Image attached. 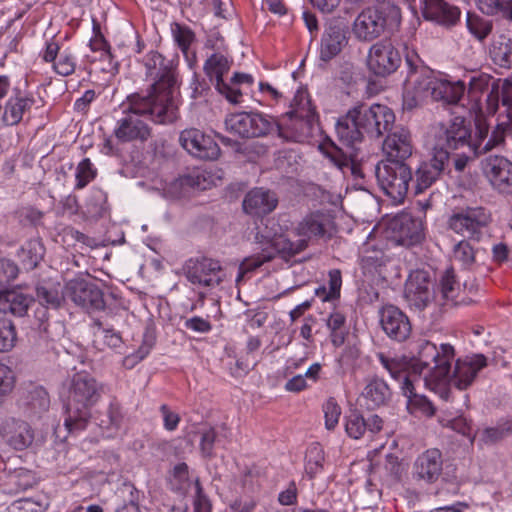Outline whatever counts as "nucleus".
I'll list each match as a JSON object with an SVG mask.
<instances>
[{"label":"nucleus","mask_w":512,"mask_h":512,"mask_svg":"<svg viewBox=\"0 0 512 512\" xmlns=\"http://www.w3.org/2000/svg\"><path fill=\"white\" fill-rule=\"evenodd\" d=\"M123 107V115L113 130V135L120 143H144L151 137L152 128L143 119L144 116H149L158 124L172 123L178 118L177 104L161 103L141 93L129 95Z\"/></svg>","instance_id":"nucleus-1"},{"label":"nucleus","mask_w":512,"mask_h":512,"mask_svg":"<svg viewBox=\"0 0 512 512\" xmlns=\"http://www.w3.org/2000/svg\"><path fill=\"white\" fill-rule=\"evenodd\" d=\"M292 233L298 237L297 240L292 241L285 235L270 239L259 233L255 239L259 243H270L283 259L288 260L305 251L310 244L330 240L335 233L334 218L327 211L310 212L296 224Z\"/></svg>","instance_id":"nucleus-2"},{"label":"nucleus","mask_w":512,"mask_h":512,"mask_svg":"<svg viewBox=\"0 0 512 512\" xmlns=\"http://www.w3.org/2000/svg\"><path fill=\"white\" fill-rule=\"evenodd\" d=\"M103 386L86 372L75 373L69 381L64 401V425L69 432L84 430L91 417L92 407L102 396Z\"/></svg>","instance_id":"nucleus-3"},{"label":"nucleus","mask_w":512,"mask_h":512,"mask_svg":"<svg viewBox=\"0 0 512 512\" xmlns=\"http://www.w3.org/2000/svg\"><path fill=\"white\" fill-rule=\"evenodd\" d=\"M401 20V9L395 0H377L357 16L353 31L359 40L372 41L385 31L397 30Z\"/></svg>","instance_id":"nucleus-4"},{"label":"nucleus","mask_w":512,"mask_h":512,"mask_svg":"<svg viewBox=\"0 0 512 512\" xmlns=\"http://www.w3.org/2000/svg\"><path fill=\"white\" fill-rule=\"evenodd\" d=\"M454 355V347L450 344H441L438 348L430 341L420 342L418 357L413 364V371L417 373L418 381L436 390L437 384L447 378Z\"/></svg>","instance_id":"nucleus-5"},{"label":"nucleus","mask_w":512,"mask_h":512,"mask_svg":"<svg viewBox=\"0 0 512 512\" xmlns=\"http://www.w3.org/2000/svg\"><path fill=\"white\" fill-rule=\"evenodd\" d=\"M144 66L147 75L155 79L145 96H152L161 103L176 104L175 93L178 88L177 71L173 60L166 59L157 51H150Z\"/></svg>","instance_id":"nucleus-6"},{"label":"nucleus","mask_w":512,"mask_h":512,"mask_svg":"<svg viewBox=\"0 0 512 512\" xmlns=\"http://www.w3.org/2000/svg\"><path fill=\"white\" fill-rule=\"evenodd\" d=\"M292 110L287 112L275 131L288 141L303 142L312 136L316 113L307 95L298 93L293 99Z\"/></svg>","instance_id":"nucleus-7"},{"label":"nucleus","mask_w":512,"mask_h":512,"mask_svg":"<svg viewBox=\"0 0 512 512\" xmlns=\"http://www.w3.org/2000/svg\"><path fill=\"white\" fill-rule=\"evenodd\" d=\"M471 127L463 117L457 116L446 123H439L434 131V144L432 151L448 154L458 149H466L469 153L477 155L481 152L478 144H472Z\"/></svg>","instance_id":"nucleus-8"},{"label":"nucleus","mask_w":512,"mask_h":512,"mask_svg":"<svg viewBox=\"0 0 512 512\" xmlns=\"http://www.w3.org/2000/svg\"><path fill=\"white\" fill-rule=\"evenodd\" d=\"M380 189L395 202H403L412 180L410 167L402 161L383 160L375 166Z\"/></svg>","instance_id":"nucleus-9"},{"label":"nucleus","mask_w":512,"mask_h":512,"mask_svg":"<svg viewBox=\"0 0 512 512\" xmlns=\"http://www.w3.org/2000/svg\"><path fill=\"white\" fill-rule=\"evenodd\" d=\"M352 109L363 135L371 138H380L395 122L394 112L386 105L358 103Z\"/></svg>","instance_id":"nucleus-10"},{"label":"nucleus","mask_w":512,"mask_h":512,"mask_svg":"<svg viewBox=\"0 0 512 512\" xmlns=\"http://www.w3.org/2000/svg\"><path fill=\"white\" fill-rule=\"evenodd\" d=\"M490 221L491 216L485 208L468 207L450 215L447 225L463 239L479 242Z\"/></svg>","instance_id":"nucleus-11"},{"label":"nucleus","mask_w":512,"mask_h":512,"mask_svg":"<svg viewBox=\"0 0 512 512\" xmlns=\"http://www.w3.org/2000/svg\"><path fill=\"white\" fill-rule=\"evenodd\" d=\"M226 129L242 138L264 137L277 127V121L268 115L253 112H241L228 116Z\"/></svg>","instance_id":"nucleus-12"},{"label":"nucleus","mask_w":512,"mask_h":512,"mask_svg":"<svg viewBox=\"0 0 512 512\" xmlns=\"http://www.w3.org/2000/svg\"><path fill=\"white\" fill-rule=\"evenodd\" d=\"M402 63V56L391 39H382L374 43L367 56L369 71L379 77L396 72Z\"/></svg>","instance_id":"nucleus-13"},{"label":"nucleus","mask_w":512,"mask_h":512,"mask_svg":"<svg viewBox=\"0 0 512 512\" xmlns=\"http://www.w3.org/2000/svg\"><path fill=\"white\" fill-rule=\"evenodd\" d=\"M183 271L191 284L203 287H216L224 279L220 262L208 257L190 258L185 262Z\"/></svg>","instance_id":"nucleus-14"},{"label":"nucleus","mask_w":512,"mask_h":512,"mask_svg":"<svg viewBox=\"0 0 512 512\" xmlns=\"http://www.w3.org/2000/svg\"><path fill=\"white\" fill-rule=\"evenodd\" d=\"M407 75L405 82L412 86V90L407 89L403 94V108L412 110L418 107L422 102L430 98L426 81L422 75V60L415 53H407L405 56Z\"/></svg>","instance_id":"nucleus-15"},{"label":"nucleus","mask_w":512,"mask_h":512,"mask_svg":"<svg viewBox=\"0 0 512 512\" xmlns=\"http://www.w3.org/2000/svg\"><path fill=\"white\" fill-rule=\"evenodd\" d=\"M66 298L88 312L105 308L104 294L95 284L84 278H74L65 285Z\"/></svg>","instance_id":"nucleus-16"},{"label":"nucleus","mask_w":512,"mask_h":512,"mask_svg":"<svg viewBox=\"0 0 512 512\" xmlns=\"http://www.w3.org/2000/svg\"><path fill=\"white\" fill-rule=\"evenodd\" d=\"M487 366V359L482 354L458 359L455 363L453 373H448L446 379L437 384V388L448 383L459 390H465L472 385L479 371Z\"/></svg>","instance_id":"nucleus-17"},{"label":"nucleus","mask_w":512,"mask_h":512,"mask_svg":"<svg viewBox=\"0 0 512 512\" xmlns=\"http://www.w3.org/2000/svg\"><path fill=\"white\" fill-rule=\"evenodd\" d=\"M404 295L411 306L423 310L434 299V283L425 270L413 271L405 284Z\"/></svg>","instance_id":"nucleus-18"},{"label":"nucleus","mask_w":512,"mask_h":512,"mask_svg":"<svg viewBox=\"0 0 512 512\" xmlns=\"http://www.w3.org/2000/svg\"><path fill=\"white\" fill-rule=\"evenodd\" d=\"M181 146L191 155L203 160H216L220 147L214 138L199 129H185L180 133Z\"/></svg>","instance_id":"nucleus-19"},{"label":"nucleus","mask_w":512,"mask_h":512,"mask_svg":"<svg viewBox=\"0 0 512 512\" xmlns=\"http://www.w3.org/2000/svg\"><path fill=\"white\" fill-rule=\"evenodd\" d=\"M422 75L426 81L429 96L434 101H443L447 104H456L462 98L465 92V84L462 81L450 82L445 79L437 78L433 71L422 64L420 67Z\"/></svg>","instance_id":"nucleus-20"},{"label":"nucleus","mask_w":512,"mask_h":512,"mask_svg":"<svg viewBox=\"0 0 512 512\" xmlns=\"http://www.w3.org/2000/svg\"><path fill=\"white\" fill-rule=\"evenodd\" d=\"M229 69L228 59L218 53L212 54L204 64V71L210 80L215 83L218 92L224 95L229 102L236 104L239 103L242 93L223 80V76L228 73Z\"/></svg>","instance_id":"nucleus-21"},{"label":"nucleus","mask_w":512,"mask_h":512,"mask_svg":"<svg viewBox=\"0 0 512 512\" xmlns=\"http://www.w3.org/2000/svg\"><path fill=\"white\" fill-rule=\"evenodd\" d=\"M483 172L495 190L512 195V162L503 156L490 155L483 161Z\"/></svg>","instance_id":"nucleus-22"},{"label":"nucleus","mask_w":512,"mask_h":512,"mask_svg":"<svg viewBox=\"0 0 512 512\" xmlns=\"http://www.w3.org/2000/svg\"><path fill=\"white\" fill-rule=\"evenodd\" d=\"M380 325L392 340L403 342L411 334V323L405 313L394 305L384 306L380 312Z\"/></svg>","instance_id":"nucleus-23"},{"label":"nucleus","mask_w":512,"mask_h":512,"mask_svg":"<svg viewBox=\"0 0 512 512\" xmlns=\"http://www.w3.org/2000/svg\"><path fill=\"white\" fill-rule=\"evenodd\" d=\"M390 228L397 243L403 246H414L424 239L422 221L409 213L395 216L390 222Z\"/></svg>","instance_id":"nucleus-24"},{"label":"nucleus","mask_w":512,"mask_h":512,"mask_svg":"<svg viewBox=\"0 0 512 512\" xmlns=\"http://www.w3.org/2000/svg\"><path fill=\"white\" fill-rule=\"evenodd\" d=\"M210 182L201 170H194L187 175L180 176L163 187L164 196L170 199L189 197L194 191L206 190Z\"/></svg>","instance_id":"nucleus-25"},{"label":"nucleus","mask_w":512,"mask_h":512,"mask_svg":"<svg viewBox=\"0 0 512 512\" xmlns=\"http://www.w3.org/2000/svg\"><path fill=\"white\" fill-rule=\"evenodd\" d=\"M448 162V154L432 151V157L421 162L415 171L416 193L431 187L443 174Z\"/></svg>","instance_id":"nucleus-26"},{"label":"nucleus","mask_w":512,"mask_h":512,"mask_svg":"<svg viewBox=\"0 0 512 512\" xmlns=\"http://www.w3.org/2000/svg\"><path fill=\"white\" fill-rule=\"evenodd\" d=\"M383 142V151L388 156L387 160L402 161L412 155V136L408 129L396 127L394 131H388Z\"/></svg>","instance_id":"nucleus-27"},{"label":"nucleus","mask_w":512,"mask_h":512,"mask_svg":"<svg viewBox=\"0 0 512 512\" xmlns=\"http://www.w3.org/2000/svg\"><path fill=\"white\" fill-rule=\"evenodd\" d=\"M347 29L339 22L329 23L323 32L320 45V59L328 62L336 57L347 45Z\"/></svg>","instance_id":"nucleus-28"},{"label":"nucleus","mask_w":512,"mask_h":512,"mask_svg":"<svg viewBox=\"0 0 512 512\" xmlns=\"http://www.w3.org/2000/svg\"><path fill=\"white\" fill-rule=\"evenodd\" d=\"M443 459L440 450L428 449L420 454L414 462L413 473L426 483H435L442 474Z\"/></svg>","instance_id":"nucleus-29"},{"label":"nucleus","mask_w":512,"mask_h":512,"mask_svg":"<svg viewBox=\"0 0 512 512\" xmlns=\"http://www.w3.org/2000/svg\"><path fill=\"white\" fill-rule=\"evenodd\" d=\"M278 205L275 192L263 188H254L249 191L242 202L243 210L251 216H264L273 212Z\"/></svg>","instance_id":"nucleus-30"},{"label":"nucleus","mask_w":512,"mask_h":512,"mask_svg":"<svg viewBox=\"0 0 512 512\" xmlns=\"http://www.w3.org/2000/svg\"><path fill=\"white\" fill-rule=\"evenodd\" d=\"M3 437L9 446L22 451L33 443L34 432L27 422L10 418L3 426Z\"/></svg>","instance_id":"nucleus-31"},{"label":"nucleus","mask_w":512,"mask_h":512,"mask_svg":"<svg viewBox=\"0 0 512 512\" xmlns=\"http://www.w3.org/2000/svg\"><path fill=\"white\" fill-rule=\"evenodd\" d=\"M422 14L427 20L443 25H454L460 18V9L444 0H421Z\"/></svg>","instance_id":"nucleus-32"},{"label":"nucleus","mask_w":512,"mask_h":512,"mask_svg":"<svg viewBox=\"0 0 512 512\" xmlns=\"http://www.w3.org/2000/svg\"><path fill=\"white\" fill-rule=\"evenodd\" d=\"M392 397L388 384L379 377H373L365 385L361 398L369 410H374L387 405Z\"/></svg>","instance_id":"nucleus-33"},{"label":"nucleus","mask_w":512,"mask_h":512,"mask_svg":"<svg viewBox=\"0 0 512 512\" xmlns=\"http://www.w3.org/2000/svg\"><path fill=\"white\" fill-rule=\"evenodd\" d=\"M335 130L339 141L348 148H353L364 139V135L358 125V121L352 108L349 109L344 116L338 119Z\"/></svg>","instance_id":"nucleus-34"},{"label":"nucleus","mask_w":512,"mask_h":512,"mask_svg":"<svg viewBox=\"0 0 512 512\" xmlns=\"http://www.w3.org/2000/svg\"><path fill=\"white\" fill-rule=\"evenodd\" d=\"M476 133L475 139L472 140V144H478L481 152H479L476 156L487 153L492 149L498 147L503 144L505 141V126L503 124H498L495 129L492 131L490 137L485 142L488 137L489 126L485 122V120L477 118L476 119Z\"/></svg>","instance_id":"nucleus-35"},{"label":"nucleus","mask_w":512,"mask_h":512,"mask_svg":"<svg viewBox=\"0 0 512 512\" xmlns=\"http://www.w3.org/2000/svg\"><path fill=\"white\" fill-rule=\"evenodd\" d=\"M32 300L19 291H5L0 294V312L14 316H24Z\"/></svg>","instance_id":"nucleus-36"},{"label":"nucleus","mask_w":512,"mask_h":512,"mask_svg":"<svg viewBox=\"0 0 512 512\" xmlns=\"http://www.w3.org/2000/svg\"><path fill=\"white\" fill-rule=\"evenodd\" d=\"M378 359L382 366L389 372L392 378L398 381H402V386L406 382V379H408L410 383L419 382L417 373H414L413 371V366L411 367L410 371L407 370L408 363L404 358H390L383 353H379Z\"/></svg>","instance_id":"nucleus-37"},{"label":"nucleus","mask_w":512,"mask_h":512,"mask_svg":"<svg viewBox=\"0 0 512 512\" xmlns=\"http://www.w3.org/2000/svg\"><path fill=\"white\" fill-rule=\"evenodd\" d=\"M35 103L32 97H10L4 107L2 120L6 125H17L23 119V115Z\"/></svg>","instance_id":"nucleus-38"},{"label":"nucleus","mask_w":512,"mask_h":512,"mask_svg":"<svg viewBox=\"0 0 512 512\" xmlns=\"http://www.w3.org/2000/svg\"><path fill=\"white\" fill-rule=\"evenodd\" d=\"M36 297L43 306L57 309L66 298L60 283L44 281L36 287Z\"/></svg>","instance_id":"nucleus-39"},{"label":"nucleus","mask_w":512,"mask_h":512,"mask_svg":"<svg viewBox=\"0 0 512 512\" xmlns=\"http://www.w3.org/2000/svg\"><path fill=\"white\" fill-rule=\"evenodd\" d=\"M489 54L492 61L503 68H512V39L505 35L495 37L491 43Z\"/></svg>","instance_id":"nucleus-40"},{"label":"nucleus","mask_w":512,"mask_h":512,"mask_svg":"<svg viewBox=\"0 0 512 512\" xmlns=\"http://www.w3.org/2000/svg\"><path fill=\"white\" fill-rule=\"evenodd\" d=\"M108 211L107 194L99 188H93L85 204V214L88 218L98 220Z\"/></svg>","instance_id":"nucleus-41"},{"label":"nucleus","mask_w":512,"mask_h":512,"mask_svg":"<svg viewBox=\"0 0 512 512\" xmlns=\"http://www.w3.org/2000/svg\"><path fill=\"white\" fill-rule=\"evenodd\" d=\"M45 248L39 239H31L27 241L19 252V256L23 265L27 269H34L42 260Z\"/></svg>","instance_id":"nucleus-42"},{"label":"nucleus","mask_w":512,"mask_h":512,"mask_svg":"<svg viewBox=\"0 0 512 512\" xmlns=\"http://www.w3.org/2000/svg\"><path fill=\"white\" fill-rule=\"evenodd\" d=\"M326 156L329 160L343 173H346L348 170L355 177H361V170L358 164L353 160V154L349 155L342 151V149L337 147H332V149L326 152Z\"/></svg>","instance_id":"nucleus-43"},{"label":"nucleus","mask_w":512,"mask_h":512,"mask_svg":"<svg viewBox=\"0 0 512 512\" xmlns=\"http://www.w3.org/2000/svg\"><path fill=\"white\" fill-rule=\"evenodd\" d=\"M25 405L34 414L46 412L50 407V397L42 386L32 387L25 396Z\"/></svg>","instance_id":"nucleus-44"},{"label":"nucleus","mask_w":512,"mask_h":512,"mask_svg":"<svg viewBox=\"0 0 512 512\" xmlns=\"http://www.w3.org/2000/svg\"><path fill=\"white\" fill-rule=\"evenodd\" d=\"M117 493L123 503L116 508V512H141L139 506V491L132 483H123Z\"/></svg>","instance_id":"nucleus-45"},{"label":"nucleus","mask_w":512,"mask_h":512,"mask_svg":"<svg viewBox=\"0 0 512 512\" xmlns=\"http://www.w3.org/2000/svg\"><path fill=\"white\" fill-rule=\"evenodd\" d=\"M325 454L319 443H312L306 452L305 471L310 479H313L323 470Z\"/></svg>","instance_id":"nucleus-46"},{"label":"nucleus","mask_w":512,"mask_h":512,"mask_svg":"<svg viewBox=\"0 0 512 512\" xmlns=\"http://www.w3.org/2000/svg\"><path fill=\"white\" fill-rule=\"evenodd\" d=\"M466 26L479 42H484L493 29L492 21L470 12L467 13Z\"/></svg>","instance_id":"nucleus-47"},{"label":"nucleus","mask_w":512,"mask_h":512,"mask_svg":"<svg viewBox=\"0 0 512 512\" xmlns=\"http://www.w3.org/2000/svg\"><path fill=\"white\" fill-rule=\"evenodd\" d=\"M274 259V254L266 249H263L261 253L252 255L244 258L238 268V276L236 281L239 282L244 278L247 273L255 271L261 267L264 263L270 262Z\"/></svg>","instance_id":"nucleus-48"},{"label":"nucleus","mask_w":512,"mask_h":512,"mask_svg":"<svg viewBox=\"0 0 512 512\" xmlns=\"http://www.w3.org/2000/svg\"><path fill=\"white\" fill-rule=\"evenodd\" d=\"M360 258L364 268H376L384 263V252L376 244L368 240L360 249Z\"/></svg>","instance_id":"nucleus-49"},{"label":"nucleus","mask_w":512,"mask_h":512,"mask_svg":"<svg viewBox=\"0 0 512 512\" xmlns=\"http://www.w3.org/2000/svg\"><path fill=\"white\" fill-rule=\"evenodd\" d=\"M474 240L462 239L453 246L452 254L455 261L468 268L475 263L477 250L473 247Z\"/></svg>","instance_id":"nucleus-50"},{"label":"nucleus","mask_w":512,"mask_h":512,"mask_svg":"<svg viewBox=\"0 0 512 512\" xmlns=\"http://www.w3.org/2000/svg\"><path fill=\"white\" fill-rule=\"evenodd\" d=\"M327 327L330 330V337L333 345L340 346L345 340L346 317L339 311L332 312L327 319Z\"/></svg>","instance_id":"nucleus-51"},{"label":"nucleus","mask_w":512,"mask_h":512,"mask_svg":"<svg viewBox=\"0 0 512 512\" xmlns=\"http://www.w3.org/2000/svg\"><path fill=\"white\" fill-rule=\"evenodd\" d=\"M403 395L407 397L408 404L411 406H417L419 409L429 415L434 414V407L432 403L422 395H418L415 392V383H410L408 379L403 386H401Z\"/></svg>","instance_id":"nucleus-52"},{"label":"nucleus","mask_w":512,"mask_h":512,"mask_svg":"<svg viewBox=\"0 0 512 512\" xmlns=\"http://www.w3.org/2000/svg\"><path fill=\"white\" fill-rule=\"evenodd\" d=\"M171 33L180 50L186 54L195 41V33L188 26L177 22L171 24Z\"/></svg>","instance_id":"nucleus-53"},{"label":"nucleus","mask_w":512,"mask_h":512,"mask_svg":"<svg viewBox=\"0 0 512 512\" xmlns=\"http://www.w3.org/2000/svg\"><path fill=\"white\" fill-rule=\"evenodd\" d=\"M439 290L445 300H455L460 291V284L456 280L453 269H447L442 275Z\"/></svg>","instance_id":"nucleus-54"},{"label":"nucleus","mask_w":512,"mask_h":512,"mask_svg":"<svg viewBox=\"0 0 512 512\" xmlns=\"http://www.w3.org/2000/svg\"><path fill=\"white\" fill-rule=\"evenodd\" d=\"M16 329L13 322L0 317V352L10 351L16 342Z\"/></svg>","instance_id":"nucleus-55"},{"label":"nucleus","mask_w":512,"mask_h":512,"mask_svg":"<svg viewBox=\"0 0 512 512\" xmlns=\"http://www.w3.org/2000/svg\"><path fill=\"white\" fill-rule=\"evenodd\" d=\"M512 434V422L485 428L480 434V440L486 445L495 444Z\"/></svg>","instance_id":"nucleus-56"},{"label":"nucleus","mask_w":512,"mask_h":512,"mask_svg":"<svg viewBox=\"0 0 512 512\" xmlns=\"http://www.w3.org/2000/svg\"><path fill=\"white\" fill-rule=\"evenodd\" d=\"M97 175V171L93 168L90 159H83L76 168V189H83L90 183Z\"/></svg>","instance_id":"nucleus-57"},{"label":"nucleus","mask_w":512,"mask_h":512,"mask_svg":"<svg viewBox=\"0 0 512 512\" xmlns=\"http://www.w3.org/2000/svg\"><path fill=\"white\" fill-rule=\"evenodd\" d=\"M54 71L61 76L72 75L76 70V61L69 50L61 51L58 59L53 63Z\"/></svg>","instance_id":"nucleus-58"},{"label":"nucleus","mask_w":512,"mask_h":512,"mask_svg":"<svg viewBox=\"0 0 512 512\" xmlns=\"http://www.w3.org/2000/svg\"><path fill=\"white\" fill-rule=\"evenodd\" d=\"M123 421V413L121 406L117 402H111L106 414L100 419V427L105 429H118Z\"/></svg>","instance_id":"nucleus-59"},{"label":"nucleus","mask_w":512,"mask_h":512,"mask_svg":"<svg viewBox=\"0 0 512 512\" xmlns=\"http://www.w3.org/2000/svg\"><path fill=\"white\" fill-rule=\"evenodd\" d=\"M499 79H493L488 74H481L476 77H472L469 82L468 94L473 99H477L480 94L489 91L493 81H498Z\"/></svg>","instance_id":"nucleus-60"},{"label":"nucleus","mask_w":512,"mask_h":512,"mask_svg":"<svg viewBox=\"0 0 512 512\" xmlns=\"http://www.w3.org/2000/svg\"><path fill=\"white\" fill-rule=\"evenodd\" d=\"M345 428L350 437L354 439L361 438L366 431L364 417L356 411L351 412L347 417Z\"/></svg>","instance_id":"nucleus-61"},{"label":"nucleus","mask_w":512,"mask_h":512,"mask_svg":"<svg viewBox=\"0 0 512 512\" xmlns=\"http://www.w3.org/2000/svg\"><path fill=\"white\" fill-rule=\"evenodd\" d=\"M18 266L11 260L0 258V290L8 286L18 275Z\"/></svg>","instance_id":"nucleus-62"},{"label":"nucleus","mask_w":512,"mask_h":512,"mask_svg":"<svg viewBox=\"0 0 512 512\" xmlns=\"http://www.w3.org/2000/svg\"><path fill=\"white\" fill-rule=\"evenodd\" d=\"M325 426L328 430H332L338 424L341 415V408L337 402L330 398L323 406Z\"/></svg>","instance_id":"nucleus-63"},{"label":"nucleus","mask_w":512,"mask_h":512,"mask_svg":"<svg viewBox=\"0 0 512 512\" xmlns=\"http://www.w3.org/2000/svg\"><path fill=\"white\" fill-rule=\"evenodd\" d=\"M42 510V505L31 498L16 500L8 507V512H42Z\"/></svg>","instance_id":"nucleus-64"}]
</instances>
